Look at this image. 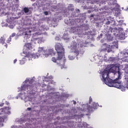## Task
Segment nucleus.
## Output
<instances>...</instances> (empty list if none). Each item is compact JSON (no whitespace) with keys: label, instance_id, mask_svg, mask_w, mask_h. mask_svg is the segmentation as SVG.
Returning a JSON list of instances; mask_svg holds the SVG:
<instances>
[{"label":"nucleus","instance_id":"22","mask_svg":"<svg viewBox=\"0 0 128 128\" xmlns=\"http://www.w3.org/2000/svg\"><path fill=\"white\" fill-rule=\"evenodd\" d=\"M29 60L28 58L26 56H24V58H22L19 60L20 64L21 66L24 64H26V60Z\"/></svg>","mask_w":128,"mask_h":128},{"label":"nucleus","instance_id":"13","mask_svg":"<svg viewBox=\"0 0 128 128\" xmlns=\"http://www.w3.org/2000/svg\"><path fill=\"white\" fill-rule=\"evenodd\" d=\"M76 110L72 109L70 110V115L72 116V118H78L79 120H80L79 124H78L79 128H88V124H86V122L82 123L81 122L82 119L80 118H82L84 116V114H81L80 115H76Z\"/></svg>","mask_w":128,"mask_h":128},{"label":"nucleus","instance_id":"6","mask_svg":"<svg viewBox=\"0 0 128 128\" xmlns=\"http://www.w3.org/2000/svg\"><path fill=\"white\" fill-rule=\"evenodd\" d=\"M42 78L44 84L46 82H48L47 86V90L48 94H50V96H60V92H54L56 90V87L54 86L56 84V83L52 80V76L49 77L42 76Z\"/></svg>","mask_w":128,"mask_h":128},{"label":"nucleus","instance_id":"44","mask_svg":"<svg viewBox=\"0 0 128 128\" xmlns=\"http://www.w3.org/2000/svg\"><path fill=\"white\" fill-rule=\"evenodd\" d=\"M72 102H74V104H76V102L74 101V100H72Z\"/></svg>","mask_w":128,"mask_h":128},{"label":"nucleus","instance_id":"10","mask_svg":"<svg viewBox=\"0 0 128 128\" xmlns=\"http://www.w3.org/2000/svg\"><path fill=\"white\" fill-rule=\"evenodd\" d=\"M107 2L109 5L113 6L112 12L115 13L116 16H118L120 14V6L116 4V0H100V2L104 4Z\"/></svg>","mask_w":128,"mask_h":128},{"label":"nucleus","instance_id":"53","mask_svg":"<svg viewBox=\"0 0 128 128\" xmlns=\"http://www.w3.org/2000/svg\"><path fill=\"white\" fill-rule=\"evenodd\" d=\"M101 66V68H103V66Z\"/></svg>","mask_w":128,"mask_h":128},{"label":"nucleus","instance_id":"3","mask_svg":"<svg viewBox=\"0 0 128 128\" xmlns=\"http://www.w3.org/2000/svg\"><path fill=\"white\" fill-rule=\"evenodd\" d=\"M34 48L32 44L30 43H26L24 46V49L22 53V56H26L29 60H32L36 58H38L40 56L42 58H48L49 56L54 54V49L46 48L44 49L42 47H39L36 52H34Z\"/></svg>","mask_w":128,"mask_h":128},{"label":"nucleus","instance_id":"54","mask_svg":"<svg viewBox=\"0 0 128 128\" xmlns=\"http://www.w3.org/2000/svg\"><path fill=\"white\" fill-rule=\"evenodd\" d=\"M46 96H48V95H46Z\"/></svg>","mask_w":128,"mask_h":128},{"label":"nucleus","instance_id":"33","mask_svg":"<svg viewBox=\"0 0 128 128\" xmlns=\"http://www.w3.org/2000/svg\"><path fill=\"white\" fill-rule=\"evenodd\" d=\"M11 128H24V125L20 126L18 127L16 126H12Z\"/></svg>","mask_w":128,"mask_h":128},{"label":"nucleus","instance_id":"52","mask_svg":"<svg viewBox=\"0 0 128 128\" xmlns=\"http://www.w3.org/2000/svg\"><path fill=\"white\" fill-rule=\"evenodd\" d=\"M46 102V100H44V102Z\"/></svg>","mask_w":128,"mask_h":128},{"label":"nucleus","instance_id":"50","mask_svg":"<svg viewBox=\"0 0 128 128\" xmlns=\"http://www.w3.org/2000/svg\"><path fill=\"white\" fill-rule=\"evenodd\" d=\"M91 18H94V15H91Z\"/></svg>","mask_w":128,"mask_h":128},{"label":"nucleus","instance_id":"51","mask_svg":"<svg viewBox=\"0 0 128 128\" xmlns=\"http://www.w3.org/2000/svg\"><path fill=\"white\" fill-rule=\"evenodd\" d=\"M44 86H46V84H43V85L42 86V87H44Z\"/></svg>","mask_w":128,"mask_h":128},{"label":"nucleus","instance_id":"40","mask_svg":"<svg viewBox=\"0 0 128 128\" xmlns=\"http://www.w3.org/2000/svg\"><path fill=\"white\" fill-rule=\"evenodd\" d=\"M106 24H110V20L107 21Z\"/></svg>","mask_w":128,"mask_h":128},{"label":"nucleus","instance_id":"8","mask_svg":"<svg viewBox=\"0 0 128 128\" xmlns=\"http://www.w3.org/2000/svg\"><path fill=\"white\" fill-rule=\"evenodd\" d=\"M84 106L86 108H84L83 110L86 112V110H87L88 112H94V110H96L98 106H100V108H102V106L98 105V103H96L92 102V97H90L89 98L88 104L83 105V106Z\"/></svg>","mask_w":128,"mask_h":128},{"label":"nucleus","instance_id":"14","mask_svg":"<svg viewBox=\"0 0 128 128\" xmlns=\"http://www.w3.org/2000/svg\"><path fill=\"white\" fill-rule=\"evenodd\" d=\"M112 32H114L113 34L116 36V38L118 40H124L126 38V36L122 28H115L112 29Z\"/></svg>","mask_w":128,"mask_h":128},{"label":"nucleus","instance_id":"41","mask_svg":"<svg viewBox=\"0 0 128 128\" xmlns=\"http://www.w3.org/2000/svg\"><path fill=\"white\" fill-rule=\"evenodd\" d=\"M17 62H18V60L15 59V60H14V64H16Z\"/></svg>","mask_w":128,"mask_h":128},{"label":"nucleus","instance_id":"24","mask_svg":"<svg viewBox=\"0 0 128 128\" xmlns=\"http://www.w3.org/2000/svg\"><path fill=\"white\" fill-rule=\"evenodd\" d=\"M6 42V38H4V36H2L0 38V44H4V46L6 48H8V44H6L4 42Z\"/></svg>","mask_w":128,"mask_h":128},{"label":"nucleus","instance_id":"34","mask_svg":"<svg viewBox=\"0 0 128 128\" xmlns=\"http://www.w3.org/2000/svg\"><path fill=\"white\" fill-rule=\"evenodd\" d=\"M12 42V36H10L8 40H6L8 44H10Z\"/></svg>","mask_w":128,"mask_h":128},{"label":"nucleus","instance_id":"17","mask_svg":"<svg viewBox=\"0 0 128 128\" xmlns=\"http://www.w3.org/2000/svg\"><path fill=\"white\" fill-rule=\"evenodd\" d=\"M8 100H24L25 102H26L28 100V102H32V98L28 96H14V97H8Z\"/></svg>","mask_w":128,"mask_h":128},{"label":"nucleus","instance_id":"47","mask_svg":"<svg viewBox=\"0 0 128 128\" xmlns=\"http://www.w3.org/2000/svg\"><path fill=\"white\" fill-rule=\"evenodd\" d=\"M17 4H20V1L18 0H16Z\"/></svg>","mask_w":128,"mask_h":128},{"label":"nucleus","instance_id":"28","mask_svg":"<svg viewBox=\"0 0 128 128\" xmlns=\"http://www.w3.org/2000/svg\"><path fill=\"white\" fill-rule=\"evenodd\" d=\"M65 22L67 24H71L72 26H74V24H76V22L74 21V20H70L69 21H66L65 20Z\"/></svg>","mask_w":128,"mask_h":128},{"label":"nucleus","instance_id":"9","mask_svg":"<svg viewBox=\"0 0 128 128\" xmlns=\"http://www.w3.org/2000/svg\"><path fill=\"white\" fill-rule=\"evenodd\" d=\"M10 108L4 107L3 108H0V116L4 114L2 117L0 116V128L4 126V120H8V115L10 114Z\"/></svg>","mask_w":128,"mask_h":128},{"label":"nucleus","instance_id":"21","mask_svg":"<svg viewBox=\"0 0 128 128\" xmlns=\"http://www.w3.org/2000/svg\"><path fill=\"white\" fill-rule=\"evenodd\" d=\"M120 70H125L126 72H128V64H123L120 65Z\"/></svg>","mask_w":128,"mask_h":128},{"label":"nucleus","instance_id":"43","mask_svg":"<svg viewBox=\"0 0 128 128\" xmlns=\"http://www.w3.org/2000/svg\"><path fill=\"white\" fill-rule=\"evenodd\" d=\"M32 110V108H27V110L30 111V110Z\"/></svg>","mask_w":128,"mask_h":128},{"label":"nucleus","instance_id":"38","mask_svg":"<svg viewBox=\"0 0 128 128\" xmlns=\"http://www.w3.org/2000/svg\"><path fill=\"white\" fill-rule=\"evenodd\" d=\"M44 14H45V16H48V12H44Z\"/></svg>","mask_w":128,"mask_h":128},{"label":"nucleus","instance_id":"16","mask_svg":"<svg viewBox=\"0 0 128 128\" xmlns=\"http://www.w3.org/2000/svg\"><path fill=\"white\" fill-rule=\"evenodd\" d=\"M55 50L57 52L58 56H60L62 54H64V49L62 48V44L57 43L55 45Z\"/></svg>","mask_w":128,"mask_h":128},{"label":"nucleus","instance_id":"18","mask_svg":"<svg viewBox=\"0 0 128 128\" xmlns=\"http://www.w3.org/2000/svg\"><path fill=\"white\" fill-rule=\"evenodd\" d=\"M120 56L119 58L121 60L122 62H128V52H121L118 54Z\"/></svg>","mask_w":128,"mask_h":128},{"label":"nucleus","instance_id":"30","mask_svg":"<svg viewBox=\"0 0 128 128\" xmlns=\"http://www.w3.org/2000/svg\"><path fill=\"white\" fill-rule=\"evenodd\" d=\"M62 96H70L72 95L68 94V92H64L62 94Z\"/></svg>","mask_w":128,"mask_h":128},{"label":"nucleus","instance_id":"4","mask_svg":"<svg viewBox=\"0 0 128 128\" xmlns=\"http://www.w3.org/2000/svg\"><path fill=\"white\" fill-rule=\"evenodd\" d=\"M38 80H40V77H38V78H36V77L27 78L21 84V86L18 88V92H20L19 96H24L26 92L28 96L36 94L38 92L34 90V89L40 86V82Z\"/></svg>","mask_w":128,"mask_h":128},{"label":"nucleus","instance_id":"5","mask_svg":"<svg viewBox=\"0 0 128 128\" xmlns=\"http://www.w3.org/2000/svg\"><path fill=\"white\" fill-rule=\"evenodd\" d=\"M86 42H84V41H80L78 44L76 42H72L70 46H68L69 48H71V50L68 55V58L70 60H74L76 58V56H78L80 54V48L82 46H86Z\"/></svg>","mask_w":128,"mask_h":128},{"label":"nucleus","instance_id":"49","mask_svg":"<svg viewBox=\"0 0 128 128\" xmlns=\"http://www.w3.org/2000/svg\"><path fill=\"white\" fill-rule=\"evenodd\" d=\"M76 38V36H73V38Z\"/></svg>","mask_w":128,"mask_h":128},{"label":"nucleus","instance_id":"25","mask_svg":"<svg viewBox=\"0 0 128 128\" xmlns=\"http://www.w3.org/2000/svg\"><path fill=\"white\" fill-rule=\"evenodd\" d=\"M106 37L107 40H109V42L110 40H112L113 38L112 36L110 34H106Z\"/></svg>","mask_w":128,"mask_h":128},{"label":"nucleus","instance_id":"2","mask_svg":"<svg viewBox=\"0 0 128 128\" xmlns=\"http://www.w3.org/2000/svg\"><path fill=\"white\" fill-rule=\"evenodd\" d=\"M28 22H29L27 24L26 26L24 25L22 27H21L19 29V32L18 33V36H24V42H28V38H30V36H32V33L33 37L32 38V44H42V42H44V39L42 38H37L38 36H40V34H44L42 32V30H44V25H42V27H40V29H38V24L34 25L32 26H31L30 28H28V24H30V20H28Z\"/></svg>","mask_w":128,"mask_h":128},{"label":"nucleus","instance_id":"37","mask_svg":"<svg viewBox=\"0 0 128 128\" xmlns=\"http://www.w3.org/2000/svg\"><path fill=\"white\" fill-rule=\"evenodd\" d=\"M22 14H24V12H20L18 13V16H22Z\"/></svg>","mask_w":128,"mask_h":128},{"label":"nucleus","instance_id":"42","mask_svg":"<svg viewBox=\"0 0 128 128\" xmlns=\"http://www.w3.org/2000/svg\"><path fill=\"white\" fill-rule=\"evenodd\" d=\"M56 40H60V38L59 37H56Z\"/></svg>","mask_w":128,"mask_h":128},{"label":"nucleus","instance_id":"27","mask_svg":"<svg viewBox=\"0 0 128 128\" xmlns=\"http://www.w3.org/2000/svg\"><path fill=\"white\" fill-rule=\"evenodd\" d=\"M68 126L70 128H74V122L72 121H69L67 122Z\"/></svg>","mask_w":128,"mask_h":128},{"label":"nucleus","instance_id":"11","mask_svg":"<svg viewBox=\"0 0 128 128\" xmlns=\"http://www.w3.org/2000/svg\"><path fill=\"white\" fill-rule=\"evenodd\" d=\"M52 62L58 64L61 70H66L68 68L66 65V57L64 56V54H61L60 56H58V58L53 57L52 58Z\"/></svg>","mask_w":128,"mask_h":128},{"label":"nucleus","instance_id":"12","mask_svg":"<svg viewBox=\"0 0 128 128\" xmlns=\"http://www.w3.org/2000/svg\"><path fill=\"white\" fill-rule=\"evenodd\" d=\"M102 48H103L101 49L100 54H106L107 52H110L112 48H118V42H114L112 44H104L102 45Z\"/></svg>","mask_w":128,"mask_h":128},{"label":"nucleus","instance_id":"15","mask_svg":"<svg viewBox=\"0 0 128 128\" xmlns=\"http://www.w3.org/2000/svg\"><path fill=\"white\" fill-rule=\"evenodd\" d=\"M70 32L71 34H84L83 32L84 29H82V26H76V27H71V29L70 30Z\"/></svg>","mask_w":128,"mask_h":128},{"label":"nucleus","instance_id":"31","mask_svg":"<svg viewBox=\"0 0 128 128\" xmlns=\"http://www.w3.org/2000/svg\"><path fill=\"white\" fill-rule=\"evenodd\" d=\"M32 124H29V123H26L25 126H24V128H32Z\"/></svg>","mask_w":128,"mask_h":128},{"label":"nucleus","instance_id":"35","mask_svg":"<svg viewBox=\"0 0 128 128\" xmlns=\"http://www.w3.org/2000/svg\"><path fill=\"white\" fill-rule=\"evenodd\" d=\"M114 58H110L108 60H110V62H114Z\"/></svg>","mask_w":128,"mask_h":128},{"label":"nucleus","instance_id":"7","mask_svg":"<svg viewBox=\"0 0 128 128\" xmlns=\"http://www.w3.org/2000/svg\"><path fill=\"white\" fill-rule=\"evenodd\" d=\"M6 16H7L6 23L3 22L2 24V26H8L10 28H14L15 24V20H18V18L16 16L14 13H6Z\"/></svg>","mask_w":128,"mask_h":128},{"label":"nucleus","instance_id":"36","mask_svg":"<svg viewBox=\"0 0 128 128\" xmlns=\"http://www.w3.org/2000/svg\"><path fill=\"white\" fill-rule=\"evenodd\" d=\"M16 36V33H13L12 34V36H11V38H14V36Z\"/></svg>","mask_w":128,"mask_h":128},{"label":"nucleus","instance_id":"26","mask_svg":"<svg viewBox=\"0 0 128 128\" xmlns=\"http://www.w3.org/2000/svg\"><path fill=\"white\" fill-rule=\"evenodd\" d=\"M17 122H18L20 124H24V122H26V120L25 118H21Z\"/></svg>","mask_w":128,"mask_h":128},{"label":"nucleus","instance_id":"39","mask_svg":"<svg viewBox=\"0 0 128 128\" xmlns=\"http://www.w3.org/2000/svg\"><path fill=\"white\" fill-rule=\"evenodd\" d=\"M110 18V21H111V22H114V18Z\"/></svg>","mask_w":128,"mask_h":128},{"label":"nucleus","instance_id":"32","mask_svg":"<svg viewBox=\"0 0 128 128\" xmlns=\"http://www.w3.org/2000/svg\"><path fill=\"white\" fill-rule=\"evenodd\" d=\"M68 10H69V12H72V10H74V8L72 7V4H70L68 6Z\"/></svg>","mask_w":128,"mask_h":128},{"label":"nucleus","instance_id":"48","mask_svg":"<svg viewBox=\"0 0 128 128\" xmlns=\"http://www.w3.org/2000/svg\"><path fill=\"white\" fill-rule=\"evenodd\" d=\"M100 36H102V34H100Z\"/></svg>","mask_w":128,"mask_h":128},{"label":"nucleus","instance_id":"45","mask_svg":"<svg viewBox=\"0 0 128 128\" xmlns=\"http://www.w3.org/2000/svg\"><path fill=\"white\" fill-rule=\"evenodd\" d=\"M4 104L2 103V104H0V106H4Z\"/></svg>","mask_w":128,"mask_h":128},{"label":"nucleus","instance_id":"20","mask_svg":"<svg viewBox=\"0 0 128 128\" xmlns=\"http://www.w3.org/2000/svg\"><path fill=\"white\" fill-rule=\"evenodd\" d=\"M124 90H122V92H124L126 90H128V75L124 76Z\"/></svg>","mask_w":128,"mask_h":128},{"label":"nucleus","instance_id":"1","mask_svg":"<svg viewBox=\"0 0 128 128\" xmlns=\"http://www.w3.org/2000/svg\"><path fill=\"white\" fill-rule=\"evenodd\" d=\"M101 76V80L108 86L116 88L121 90H124V86L120 85L122 74L120 72V64L108 65L105 70L100 68L98 71Z\"/></svg>","mask_w":128,"mask_h":128},{"label":"nucleus","instance_id":"29","mask_svg":"<svg viewBox=\"0 0 128 128\" xmlns=\"http://www.w3.org/2000/svg\"><path fill=\"white\" fill-rule=\"evenodd\" d=\"M23 10L25 14H30V9L28 8L25 7L24 8Z\"/></svg>","mask_w":128,"mask_h":128},{"label":"nucleus","instance_id":"46","mask_svg":"<svg viewBox=\"0 0 128 128\" xmlns=\"http://www.w3.org/2000/svg\"><path fill=\"white\" fill-rule=\"evenodd\" d=\"M6 104L7 105V106H8V104H10V103L6 101Z\"/></svg>","mask_w":128,"mask_h":128},{"label":"nucleus","instance_id":"23","mask_svg":"<svg viewBox=\"0 0 128 128\" xmlns=\"http://www.w3.org/2000/svg\"><path fill=\"white\" fill-rule=\"evenodd\" d=\"M66 42L70 40V36H68V32H66L64 34L62 38Z\"/></svg>","mask_w":128,"mask_h":128},{"label":"nucleus","instance_id":"55","mask_svg":"<svg viewBox=\"0 0 128 128\" xmlns=\"http://www.w3.org/2000/svg\"><path fill=\"white\" fill-rule=\"evenodd\" d=\"M60 98V97H58V98Z\"/></svg>","mask_w":128,"mask_h":128},{"label":"nucleus","instance_id":"19","mask_svg":"<svg viewBox=\"0 0 128 128\" xmlns=\"http://www.w3.org/2000/svg\"><path fill=\"white\" fill-rule=\"evenodd\" d=\"M95 58H98V60H99V62H98V66H99L100 64H102V60H106V62L108 60V58H106V56H104V58L102 56L97 55L95 56Z\"/></svg>","mask_w":128,"mask_h":128}]
</instances>
